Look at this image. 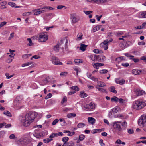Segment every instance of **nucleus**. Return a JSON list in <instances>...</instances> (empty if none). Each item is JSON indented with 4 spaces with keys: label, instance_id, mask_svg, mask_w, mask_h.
<instances>
[{
    "label": "nucleus",
    "instance_id": "052dcab7",
    "mask_svg": "<svg viewBox=\"0 0 146 146\" xmlns=\"http://www.w3.org/2000/svg\"><path fill=\"white\" fill-rule=\"evenodd\" d=\"M123 33V32L120 31H118L116 33L115 35H120Z\"/></svg>",
    "mask_w": 146,
    "mask_h": 146
},
{
    "label": "nucleus",
    "instance_id": "864d4df0",
    "mask_svg": "<svg viewBox=\"0 0 146 146\" xmlns=\"http://www.w3.org/2000/svg\"><path fill=\"white\" fill-rule=\"evenodd\" d=\"M67 72H61L60 74V76H66L67 74Z\"/></svg>",
    "mask_w": 146,
    "mask_h": 146
},
{
    "label": "nucleus",
    "instance_id": "c756f323",
    "mask_svg": "<svg viewBox=\"0 0 146 146\" xmlns=\"http://www.w3.org/2000/svg\"><path fill=\"white\" fill-rule=\"evenodd\" d=\"M73 143L72 142L71 143L69 142L64 143L62 146H73Z\"/></svg>",
    "mask_w": 146,
    "mask_h": 146
},
{
    "label": "nucleus",
    "instance_id": "dca6fc26",
    "mask_svg": "<svg viewBox=\"0 0 146 146\" xmlns=\"http://www.w3.org/2000/svg\"><path fill=\"white\" fill-rule=\"evenodd\" d=\"M33 11L35 12L34 15H37L41 13V12L40 10V9H37L33 10Z\"/></svg>",
    "mask_w": 146,
    "mask_h": 146
},
{
    "label": "nucleus",
    "instance_id": "c85d7f7f",
    "mask_svg": "<svg viewBox=\"0 0 146 146\" xmlns=\"http://www.w3.org/2000/svg\"><path fill=\"white\" fill-rule=\"evenodd\" d=\"M93 52L95 53H103V52L101 50H99L98 49H96L93 50Z\"/></svg>",
    "mask_w": 146,
    "mask_h": 146
},
{
    "label": "nucleus",
    "instance_id": "13d9d810",
    "mask_svg": "<svg viewBox=\"0 0 146 146\" xmlns=\"http://www.w3.org/2000/svg\"><path fill=\"white\" fill-rule=\"evenodd\" d=\"M31 12H26L23 13V16H29L30 15Z\"/></svg>",
    "mask_w": 146,
    "mask_h": 146
},
{
    "label": "nucleus",
    "instance_id": "8fccbe9b",
    "mask_svg": "<svg viewBox=\"0 0 146 146\" xmlns=\"http://www.w3.org/2000/svg\"><path fill=\"white\" fill-rule=\"evenodd\" d=\"M59 121V120L58 119H56L54 120L52 123V125H56Z\"/></svg>",
    "mask_w": 146,
    "mask_h": 146
},
{
    "label": "nucleus",
    "instance_id": "58836bf2",
    "mask_svg": "<svg viewBox=\"0 0 146 146\" xmlns=\"http://www.w3.org/2000/svg\"><path fill=\"white\" fill-rule=\"evenodd\" d=\"M52 140V139H49V138H47L43 139V141L45 143H47Z\"/></svg>",
    "mask_w": 146,
    "mask_h": 146
},
{
    "label": "nucleus",
    "instance_id": "0e129e2a",
    "mask_svg": "<svg viewBox=\"0 0 146 146\" xmlns=\"http://www.w3.org/2000/svg\"><path fill=\"white\" fill-rule=\"evenodd\" d=\"M65 7L64 6L59 5L57 6V8L58 9H60Z\"/></svg>",
    "mask_w": 146,
    "mask_h": 146
},
{
    "label": "nucleus",
    "instance_id": "2eb2a0df",
    "mask_svg": "<svg viewBox=\"0 0 146 146\" xmlns=\"http://www.w3.org/2000/svg\"><path fill=\"white\" fill-rule=\"evenodd\" d=\"M87 45L81 44H80V49L82 51L84 52L86 48L87 47Z\"/></svg>",
    "mask_w": 146,
    "mask_h": 146
},
{
    "label": "nucleus",
    "instance_id": "aec40b11",
    "mask_svg": "<svg viewBox=\"0 0 146 146\" xmlns=\"http://www.w3.org/2000/svg\"><path fill=\"white\" fill-rule=\"evenodd\" d=\"M98 86L99 87H105L106 86V85H105L103 82H98Z\"/></svg>",
    "mask_w": 146,
    "mask_h": 146
},
{
    "label": "nucleus",
    "instance_id": "ddd939ff",
    "mask_svg": "<svg viewBox=\"0 0 146 146\" xmlns=\"http://www.w3.org/2000/svg\"><path fill=\"white\" fill-rule=\"evenodd\" d=\"M7 2L6 1H4L0 3V8L1 9H4L6 8L5 6Z\"/></svg>",
    "mask_w": 146,
    "mask_h": 146
},
{
    "label": "nucleus",
    "instance_id": "f8f14e48",
    "mask_svg": "<svg viewBox=\"0 0 146 146\" xmlns=\"http://www.w3.org/2000/svg\"><path fill=\"white\" fill-rule=\"evenodd\" d=\"M88 121L92 125L94 124L95 123L96 120L95 118L91 117H89L88 118Z\"/></svg>",
    "mask_w": 146,
    "mask_h": 146
},
{
    "label": "nucleus",
    "instance_id": "f704fd0d",
    "mask_svg": "<svg viewBox=\"0 0 146 146\" xmlns=\"http://www.w3.org/2000/svg\"><path fill=\"white\" fill-rule=\"evenodd\" d=\"M69 138L68 137H65L62 139V141L64 143H66V142L68 140Z\"/></svg>",
    "mask_w": 146,
    "mask_h": 146
},
{
    "label": "nucleus",
    "instance_id": "473e14b6",
    "mask_svg": "<svg viewBox=\"0 0 146 146\" xmlns=\"http://www.w3.org/2000/svg\"><path fill=\"white\" fill-rule=\"evenodd\" d=\"M33 63L32 62H27L23 64L21 66L23 67H25L27 66H28L31 64Z\"/></svg>",
    "mask_w": 146,
    "mask_h": 146
},
{
    "label": "nucleus",
    "instance_id": "6e6d98bb",
    "mask_svg": "<svg viewBox=\"0 0 146 146\" xmlns=\"http://www.w3.org/2000/svg\"><path fill=\"white\" fill-rule=\"evenodd\" d=\"M100 61L101 60H104L106 59L105 57L103 55H100Z\"/></svg>",
    "mask_w": 146,
    "mask_h": 146
},
{
    "label": "nucleus",
    "instance_id": "6e6552de",
    "mask_svg": "<svg viewBox=\"0 0 146 146\" xmlns=\"http://www.w3.org/2000/svg\"><path fill=\"white\" fill-rule=\"evenodd\" d=\"M121 123L120 121H116L113 123V127L115 129H117L119 131H120L121 130L122 128L119 123Z\"/></svg>",
    "mask_w": 146,
    "mask_h": 146
},
{
    "label": "nucleus",
    "instance_id": "4c0bfd02",
    "mask_svg": "<svg viewBox=\"0 0 146 146\" xmlns=\"http://www.w3.org/2000/svg\"><path fill=\"white\" fill-rule=\"evenodd\" d=\"M79 90V88L77 86H74V94L75 93L76 91H78Z\"/></svg>",
    "mask_w": 146,
    "mask_h": 146
},
{
    "label": "nucleus",
    "instance_id": "5701e85b",
    "mask_svg": "<svg viewBox=\"0 0 146 146\" xmlns=\"http://www.w3.org/2000/svg\"><path fill=\"white\" fill-rule=\"evenodd\" d=\"M59 46H60L57 44L54 46L53 49L56 52H58L59 50Z\"/></svg>",
    "mask_w": 146,
    "mask_h": 146
},
{
    "label": "nucleus",
    "instance_id": "4d7b16f0",
    "mask_svg": "<svg viewBox=\"0 0 146 146\" xmlns=\"http://www.w3.org/2000/svg\"><path fill=\"white\" fill-rule=\"evenodd\" d=\"M121 65L124 67H127L129 66V64L128 63H122L121 64Z\"/></svg>",
    "mask_w": 146,
    "mask_h": 146
},
{
    "label": "nucleus",
    "instance_id": "f03ea898",
    "mask_svg": "<svg viewBox=\"0 0 146 146\" xmlns=\"http://www.w3.org/2000/svg\"><path fill=\"white\" fill-rule=\"evenodd\" d=\"M146 106V101L142 99H138L133 102V108L136 110H140Z\"/></svg>",
    "mask_w": 146,
    "mask_h": 146
},
{
    "label": "nucleus",
    "instance_id": "774afa93",
    "mask_svg": "<svg viewBox=\"0 0 146 146\" xmlns=\"http://www.w3.org/2000/svg\"><path fill=\"white\" fill-rule=\"evenodd\" d=\"M99 143L101 146H104L105 144L103 143V140L102 139H100L99 141Z\"/></svg>",
    "mask_w": 146,
    "mask_h": 146
},
{
    "label": "nucleus",
    "instance_id": "cd10ccee",
    "mask_svg": "<svg viewBox=\"0 0 146 146\" xmlns=\"http://www.w3.org/2000/svg\"><path fill=\"white\" fill-rule=\"evenodd\" d=\"M3 113L9 117H11L12 115L10 112L8 111H6L4 112Z\"/></svg>",
    "mask_w": 146,
    "mask_h": 146
},
{
    "label": "nucleus",
    "instance_id": "49530a36",
    "mask_svg": "<svg viewBox=\"0 0 146 146\" xmlns=\"http://www.w3.org/2000/svg\"><path fill=\"white\" fill-rule=\"evenodd\" d=\"M67 98L66 96H64L61 101V103L62 104L67 100Z\"/></svg>",
    "mask_w": 146,
    "mask_h": 146
},
{
    "label": "nucleus",
    "instance_id": "a19ab883",
    "mask_svg": "<svg viewBox=\"0 0 146 146\" xmlns=\"http://www.w3.org/2000/svg\"><path fill=\"white\" fill-rule=\"evenodd\" d=\"M8 4L11 7H15L16 5V4L15 3L12 2H8Z\"/></svg>",
    "mask_w": 146,
    "mask_h": 146
},
{
    "label": "nucleus",
    "instance_id": "0eeeda50",
    "mask_svg": "<svg viewBox=\"0 0 146 146\" xmlns=\"http://www.w3.org/2000/svg\"><path fill=\"white\" fill-rule=\"evenodd\" d=\"M29 142V140L27 137L21 139L19 141V143L22 145H26Z\"/></svg>",
    "mask_w": 146,
    "mask_h": 146
},
{
    "label": "nucleus",
    "instance_id": "412c9836",
    "mask_svg": "<svg viewBox=\"0 0 146 146\" xmlns=\"http://www.w3.org/2000/svg\"><path fill=\"white\" fill-rule=\"evenodd\" d=\"M116 82L120 85H122L125 83V81L124 80H116Z\"/></svg>",
    "mask_w": 146,
    "mask_h": 146
},
{
    "label": "nucleus",
    "instance_id": "37998d69",
    "mask_svg": "<svg viewBox=\"0 0 146 146\" xmlns=\"http://www.w3.org/2000/svg\"><path fill=\"white\" fill-rule=\"evenodd\" d=\"M85 138V135L83 134L80 135L79 137V139L81 141H82Z\"/></svg>",
    "mask_w": 146,
    "mask_h": 146
},
{
    "label": "nucleus",
    "instance_id": "bf43d9fd",
    "mask_svg": "<svg viewBox=\"0 0 146 146\" xmlns=\"http://www.w3.org/2000/svg\"><path fill=\"white\" fill-rule=\"evenodd\" d=\"M118 101L120 103H123L125 101V100L122 98H120L119 99H118Z\"/></svg>",
    "mask_w": 146,
    "mask_h": 146
},
{
    "label": "nucleus",
    "instance_id": "393cba45",
    "mask_svg": "<svg viewBox=\"0 0 146 146\" xmlns=\"http://www.w3.org/2000/svg\"><path fill=\"white\" fill-rule=\"evenodd\" d=\"M111 100L112 102H116L118 101V98L116 96H114L111 98Z\"/></svg>",
    "mask_w": 146,
    "mask_h": 146
},
{
    "label": "nucleus",
    "instance_id": "7ed1b4c3",
    "mask_svg": "<svg viewBox=\"0 0 146 146\" xmlns=\"http://www.w3.org/2000/svg\"><path fill=\"white\" fill-rule=\"evenodd\" d=\"M38 37V40L39 42H44L46 41L48 39L47 35L44 33H40Z\"/></svg>",
    "mask_w": 146,
    "mask_h": 146
},
{
    "label": "nucleus",
    "instance_id": "79ce46f5",
    "mask_svg": "<svg viewBox=\"0 0 146 146\" xmlns=\"http://www.w3.org/2000/svg\"><path fill=\"white\" fill-rule=\"evenodd\" d=\"M27 40L29 42V44H28L27 45L30 46H32L33 43L31 40L30 38H28L27 39Z\"/></svg>",
    "mask_w": 146,
    "mask_h": 146
},
{
    "label": "nucleus",
    "instance_id": "6ab92c4d",
    "mask_svg": "<svg viewBox=\"0 0 146 146\" xmlns=\"http://www.w3.org/2000/svg\"><path fill=\"white\" fill-rule=\"evenodd\" d=\"M80 96L82 98H84L87 96V94L86 93H85L84 91H82L81 92Z\"/></svg>",
    "mask_w": 146,
    "mask_h": 146
},
{
    "label": "nucleus",
    "instance_id": "c03bdc74",
    "mask_svg": "<svg viewBox=\"0 0 146 146\" xmlns=\"http://www.w3.org/2000/svg\"><path fill=\"white\" fill-rule=\"evenodd\" d=\"M40 58V56L38 55H35L33 56L30 59L31 60H32L33 58H34L35 59H38Z\"/></svg>",
    "mask_w": 146,
    "mask_h": 146
},
{
    "label": "nucleus",
    "instance_id": "2f4dec72",
    "mask_svg": "<svg viewBox=\"0 0 146 146\" xmlns=\"http://www.w3.org/2000/svg\"><path fill=\"white\" fill-rule=\"evenodd\" d=\"M96 88L99 91L101 92H102L106 93V92H107L104 89H103L102 88H97V87Z\"/></svg>",
    "mask_w": 146,
    "mask_h": 146
},
{
    "label": "nucleus",
    "instance_id": "603ef678",
    "mask_svg": "<svg viewBox=\"0 0 146 146\" xmlns=\"http://www.w3.org/2000/svg\"><path fill=\"white\" fill-rule=\"evenodd\" d=\"M84 13L86 15H89L90 13H92V11H84Z\"/></svg>",
    "mask_w": 146,
    "mask_h": 146
},
{
    "label": "nucleus",
    "instance_id": "338daca9",
    "mask_svg": "<svg viewBox=\"0 0 146 146\" xmlns=\"http://www.w3.org/2000/svg\"><path fill=\"white\" fill-rule=\"evenodd\" d=\"M115 143L118 144H121L122 143V141L121 140L118 139L116 141Z\"/></svg>",
    "mask_w": 146,
    "mask_h": 146
},
{
    "label": "nucleus",
    "instance_id": "7c9ffc66",
    "mask_svg": "<svg viewBox=\"0 0 146 146\" xmlns=\"http://www.w3.org/2000/svg\"><path fill=\"white\" fill-rule=\"evenodd\" d=\"M83 36V35L82 33H79L77 35V39L79 40H80L82 39V37Z\"/></svg>",
    "mask_w": 146,
    "mask_h": 146
},
{
    "label": "nucleus",
    "instance_id": "09e8293b",
    "mask_svg": "<svg viewBox=\"0 0 146 146\" xmlns=\"http://www.w3.org/2000/svg\"><path fill=\"white\" fill-rule=\"evenodd\" d=\"M52 94L51 93H48V95L45 97V99H47L49 98H50L52 97Z\"/></svg>",
    "mask_w": 146,
    "mask_h": 146
},
{
    "label": "nucleus",
    "instance_id": "9d476101",
    "mask_svg": "<svg viewBox=\"0 0 146 146\" xmlns=\"http://www.w3.org/2000/svg\"><path fill=\"white\" fill-rule=\"evenodd\" d=\"M108 44L107 42V40H106L103 43L100 44V45L103 47L104 50H107L108 48Z\"/></svg>",
    "mask_w": 146,
    "mask_h": 146
},
{
    "label": "nucleus",
    "instance_id": "4be33fe9",
    "mask_svg": "<svg viewBox=\"0 0 146 146\" xmlns=\"http://www.w3.org/2000/svg\"><path fill=\"white\" fill-rule=\"evenodd\" d=\"M85 126V124L82 123H80L78 124L77 125V127L79 128H83Z\"/></svg>",
    "mask_w": 146,
    "mask_h": 146
},
{
    "label": "nucleus",
    "instance_id": "9b49d317",
    "mask_svg": "<svg viewBox=\"0 0 146 146\" xmlns=\"http://www.w3.org/2000/svg\"><path fill=\"white\" fill-rule=\"evenodd\" d=\"M50 78L49 77H46L45 79L42 80V82L40 84L42 86H44L47 84L49 82V80Z\"/></svg>",
    "mask_w": 146,
    "mask_h": 146
},
{
    "label": "nucleus",
    "instance_id": "a211bd4d",
    "mask_svg": "<svg viewBox=\"0 0 146 146\" xmlns=\"http://www.w3.org/2000/svg\"><path fill=\"white\" fill-rule=\"evenodd\" d=\"M109 90L111 92L116 94L117 93L116 90H115V88L113 86H112L109 88Z\"/></svg>",
    "mask_w": 146,
    "mask_h": 146
},
{
    "label": "nucleus",
    "instance_id": "f3484780",
    "mask_svg": "<svg viewBox=\"0 0 146 146\" xmlns=\"http://www.w3.org/2000/svg\"><path fill=\"white\" fill-rule=\"evenodd\" d=\"M101 26L102 25H99L96 26V27H95L93 28V31L94 32H95L99 30L100 29V28H101Z\"/></svg>",
    "mask_w": 146,
    "mask_h": 146
},
{
    "label": "nucleus",
    "instance_id": "72a5a7b5",
    "mask_svg": "<svg viewBox=\"0 0 146 146\" xmlns=\"http://www.w3.org/2000/svg\"><path fill=\"white\" fill-rule=\"evenodd\" d=\"M64 41H65L64 39L60 41L59 44H58V45H59L60 46V48H62V49H63L64 48V47H63V46H61V45L64 42Z\"/></svg>",
    "mask_w": 146,
    "mask_h": 146
},
{
    "label": "nucleus",
    "instance_id": "b1692460",
    "mask_svg": "<svg viewBox=\"0 0 146 146\" xmlns=\"http://www.w3.org/2000/svg\"><path fill=\"white\" fill-rule=\"evenodd\" d=\"M80 18L79 16H74V23H75L78 22Z\"/></svg>",
    "mask_w": 146,
    "mask_h": 146
},
{
    "label": "nucleus",
    "instance_id": "e2e57ef3",
    "mask_svg": "<svg viewBox=\"0 0 146 146\" xmlns=\"http://www.w3.org/2000/svg\"><path fill=\"white\" fill-rule=\"evenodd\" d=\"M90 79L94 81H96L98 80V78H97L93 76H92V77Z\"/></svg>",
    "mask_w": 146,
    "mask_h": 146
},
{
    "label": "nucleus",
    "instance_id": "f257e3e1",
    "mask_svg": "<svg viewBox=\"0 0 146 146\" xmlns=\"http://www.w3.org/2000/svg\"><path fill=\"white\" fill-rule=\"evenodd\" d=\"M37 115V114L36 112L32 111L26 114L22 121L24 125L26 127L29 126L30 124L34 120Z\"/></svg>",
    "mask_w": 146,
    "mask_h": 146
},
{
    "label": "nucleus",
    "instance_id": "a878e982",
    "mask_svg": "<svg viewBox=\"0 0 146 146\" xmlns=\"http://www.w3.org/2000/svg\"><path fill=\"white\" fill-rule=\"evenodd\" d=\"M124 57L122 56L118 57L116 59V61L118 62H120L124 60Z\"/></svg>",
    "mask_w": 146,
    "mask_h": 146
},
{
    "label": "nucleus",
    "instance_id": "1a4fd4ad",
    "mask_svg": "<svg viewBox=\"0 0 146 146\" xmlns=\"http://www.w3.org/2000/svg\"><path fill=\"white\" fill-rule=\"evenodd\" d=\"M143 70H139L138 69H134L132 70V73L135 75H139L140 74L143 73V72H144Z\"/></svg>",
    "mask_w": 146,
    "mask_h": 146
},
{
    "label": "nucleus",
    "instance_id": "a18cd8bd",
    "mask_svg": "<svg viewBox=\"0 0 146 146\" xmlns=\"http://www.w3.org/2000/svg\"><path fill=\"white\" fill-rule=\"evenodd\" d=\"M108 72V70L106 69H102L100 70V73L101 74L106 73Z\"/></svg>",
    "mask_w": 146,
    "mask_h": 146
},
{
    "label": "nucleus",
    "instance_id": "c9c22d12",
    "mask_svg": "<svg viewBox=\"0 0 146 146\" xmlns=\"http://www.w3.org/2000/svg\"><path fill=\"white\" fill-rule=\"evenodd\" d=\"M74 70L76 71V73L77 75L78 73H80L81 72V69L80 68H76L74 69Z\"/></svg>",
    "mask_w": 146,
    "mask_h": 146
},
{
    "label": "nucleus",
    "instance_id": "39448f33",
    "mask_svg": "<svg viewBox=\"0 0 146 146\" xmlns=\"http://www.w3.org/2000/svg\"><path fill=\"white\" fill-rule=\"evenodd\" d=\"M95 106L94 103L91 102L89 104L86 105L85 108L87 111H92L94 110Z\"/></svg>",
    "mask_w": 146,
    "mask_h": 146
},
{
    "label": "nucleus",
    "instance_id": "de8ad7c7",
    "mask_svg": "<svg viewBox=\"0 0 146 146\" xmlns=\"http://www.w3.org/2000/svg\"><path fill=\"white\" fill-rule=\"evenodd\" d=\"M74 62L76 64L80 63H82V61L79 59H76L74 60Z\"/></svg>",
    "mask_w": 146,
    "mask_h": 146
},
{
    "label": "nucleus",
    "instance_id": "423d86ee",
    "mask_svg": "<svg viewBox=\"0 0 146 146\" xmlns=\"http://www.w3.org/2000/svg\"><path fill=\"white\" fill-rule=\"evenodd\" d=\"M53 64L55 65H62V63L60 62L58 58L54 56H52L51 58Z\"/></svg>",
    "mask_w": 146,
    "mask_h": 146
},
{
    "label": "nucleus",
    "instance_id": "3c124183",
    "mask_svg": "<svg viewBox=\"0 0 146 146\" xmlns=\"http://www.w3.org/2000/svg\"><path fill=\"white\" fill-rule=\"evenodd\" d=\"M32 55L31 54H24L22 56L23 58H28Z\"/></svg>",
    "mask_w": 146,
    "mask_h": 146
},
{
    "label": "nucleus",
    "instance_id": "5fc2aeb1",
    "mask_svg": "<svg viewBox=\"0 0 146 146\" xmlns=\"http://www.w3.org/2000/svg\"><path fill=\"white\" fill-rule=\"evenodd\" d=\"M13 59V58H12L11 59L10 58H9L8 59H7L6 60V62L9 63H10L12 62Z\"/></svg>",
    "mask_w": 146,
    "mask_h": 146
},
{
    "label": "nucleus",
    "instance_id": "69168bd1",
    "mask_svg": "<svg viewBox=\"0 0 146 146\" xmlns=\"http://www.w3.org/2000/svg\"><path fill=\"white\" fill-rule=\"evenodd\" d=\"M128 133L130 134H133L134 132V131L133 129H128Z\"/></svg>",
    "mask_w": 146,
    "mask_h": 146
},
{
    "label": "nucleus",
    "instance_id": "bb28decb",
    "mask_svg": "<svg viewBox=\"0 0 146 146\" xmlns=\"http://www.w3.org/2000/svg\"><path fill=\"white\" fill-rule=\"evenodd\" d=\"M121 125L123 128L125 129L127 127V123L126 121H124L123 122L121 123Z\"/></svg>",
    "mask_w": 146,
    "mask_h": 146
},
{
    "label": "nucleus",
    "instance_id": "4468645a",
    "mask_svg": "<svg viewBox=\"0 0 146 146\" xmlns=\"http://www.w3.org/2000/svg\"><path fill=\"white\" fill-rule=\"evenodd\" d=\"M139 16V18H146V11L140 13Z\"/></svg>",
    "mask_w": 146,
    "mask_h": 146
},
{
    "label": "nucleus",
    "instance_id": "680f3d73",
    "mask_svg": "<svg viewBox=\"0 0 146 146\" xmlns=\"http://www.w3.org/2000/svg\"><path fill=\"white\" fill-rule=\"evenodd\" d=\"M93 66L96 69H98L99 68V66L98 65V64H97V63H94L93 65Z\"/></svg>",
    "mask_w": 146,
    "mask_h": 146
},
{
    "label": "nucleus",
    "instance_id": "e433bc0d",
    "mask_svg": "<svg viewBox=\"0 0 146 146\" xmlns=\"http://www.w3.org/2000/svg\"><path fill=\"white\" fill-rule=\"evenodd\" d=\"M95 60L96 61H100V55H95Z\"/></svg>",
    "mask_w": 146,
    "mask_h": 146
},
{
    "label": "nucleus",
    "instance_id": "20e7f679",
    "mask_svg": "<svg viewBox=\"0 0 146 146\" xmlns=\"http://www.w3.org/2000/svg\"><path fill=\"white\" fill-rule=\"evenodd\" d=\"M138 124L139 126H146V115H143L141 116L139 119Z\"/></svg>",
    "mask_w": 146,
    "mask_h": 146
},
{
    "label": "nucleus",
    "instance_id": "ea45409f",
    "mask_svg": "<svg viewBox=\"0 0 146 146\" xmlns=\"http://www.w3.org/2000/svg\"><path fill=\"white\" fill-rule=\"evenodd\" d=\"M57 137V133H54L52 134L49 136L50 138H52Z\"/></svg>",
    "mask_w": 146,
    "mask_h": 146
}]
</instances>
